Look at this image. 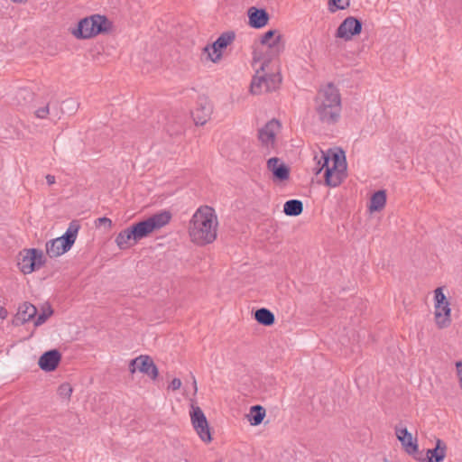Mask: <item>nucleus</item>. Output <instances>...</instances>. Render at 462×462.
I'll return each instance as SVG.
<instances>
[{
    "mask_svg": "<svg viewBox=\"0 0 462 462\" xmlns=\"http://www.w3.org/2000/svg\"><path fill=\"white\" fill-rule=\"evenodd\" d=\"M37 309L32 304L24 302L20 305L18 311L15 316V321L20 323H25L35 317Z\"/></svg>",
    "mask_w": 462,
    "mask_h": 462,
    "instance_id": "4be33fe9",
    "label": "nucleus"
},
{
    "mask_svg": "<svg viewBox=\"0 0 462 462\" xmlns=\"http://www.w3.org/2000/svg\"><path fill=\"white\" fill-rule=\"evenodd\" d=\"M43 254L38 249H24L17 256V265L24 274L32 273L43 265Z\"/></svg>",
    "mask_w": 462,
    "mask_h": 462,
    "instance_id": "f8f14e48",
    "label": "nucleus"
},
{
    "mask_svg": "<svg viewBox=\"0 0 462 462\" xmlns=\"http://www.w3.org/2000/svg\"><path fill=\"white\" fill-rule=\"evenodd\" d=\"M138 241L137 236L132 226L122 230L116 237V244L121 250L132 247Z\"/></svg>",
    "mask_w": 462,
    "mask_h": 462,
    "instance_id": "6ab92c4d",
    "label": "nucleus"
},
{
    "mask_svg": "<svg viewBox=\"0 0 462 462\" xmlns=\"http://www.w3.org/2000/svg\"><path fill=\"white\" fill-rule=\"evenodd\" d=\"M361 23L353 16L346 17L338 26L335 36L344 41H350L361 32Z\"/></svg>",
    "mask_w": 462,
    "mask_h": 462,
    "instance_id": "dca6fc26",
    "label": "nucleus"
},
{
    "mask_svg": "<svg viewBox=\"0 0 462 462\" xmlns=\"http://www.w3.org/2000/svg\"><path fill=\"white\" fill-rule=\"evenodd\" d=\"M53 313L51 307L48 304H45L42 307L41 312L36 318L34 321L35 326L42 325Z\"/></svg>",
    "mask_w": 462,
    "mask_h": 462,
    "instance_id": "cd10ccee",
    "label": "nucleus"
},
{
    "mask_svg": "<svg viewBox=\"0 0 462 462\" xmlns=\"http://www.w3.org/2000/svg\"><path fill=\"white\" fill-rule=\"evenodd\" d=\"M386 204V194L383 190H378L374 193L370 199L368 204V210L373 212H378L383 209Z\"/></svg>",
    "mask_w": 462,
    "mask_h": 462,
    "instance_id": "5701e85b",
    "label": "nucleus"
},
{
    "mask_svg": "<svg viewBox=\"0 0 462 462\" xmlns=\"http://www.w3.org/2000/svg\"><path fill=\"white\" fill-rule=\"evenodd\" d=\"M72 392V386L69 383H63L58 389L59 395L67 399L70 397Z\"/></svg>",
    "mask_w": 462,
    "mask_h": 462,
    "instance_id": "c756f323",
    "label": "nucleus"
},
{
    "mask_svg": "<svg viewBox=\"0 0 462 462\" xmlns=\"http://www.w3.org/2000/svg\"><path fill=\"white\" fill-rule=\"evenodd\" d=\"M171 214L168 211H162L152 217L133 225V228L137 236L138 240L150 236L155 230L166 226L171 220Z\"/></svg>",
    "mask_w": 462,
    "mask_h": 462,
    "instance_id": "9d476101",
    "label": "nucleus"
},
{
    "mask_svg": "<svg viewBox=\"0 0 462 462\" xmlns=\"http://www.w3.org/2000/svg\"><path fill=\"white\" fill-rule=\"evenodd\" d=\"M285 48L284 36L278 29H271L259 37L253 52V62H256L257 52L264 60L279 61L278 56Z\"/></svg>",
    "mask_w": 462,
    "mask_h": 462,
    "instance_id": "39448f33",
    "label": "nucleus"
},
{
    "mask_svg": "<svg viewBox=\"0 0 462 462\" xmlns=\"http://www.w3.org/2000/svg\"><path fill=\"white\" fill-rule=\"evenodd\" d=\"M97 226H104L106 228L110 229L112 227V221L107 217H99L97 219Z\"/></svg>",
    "mask_w": 462,
    "mask_h": 462,
    "instance_id": "473e14b6",
    "label": "nucleus"
},
{
    "mask_svg": "<svg viewBox=\"0 0 462 462\" xmlns=\"http://www.w3.org/2000/svg\"><path fill=\"white\" fill-rule=\"evenodd\" d=\"M256 62H253L255 69L250 90L254 95H260L277 89L281 84L279 61L263 60L257 52Z\"/></svg>",
    "mask_w": 462,
    "mask_h": 462,
    "instance_id": "7ed1b4c3",
    "label": "nucleus"
},
{
    "mask_svg": "<svg viewBox=\"0 0 462 462\" xmlns=\"http://www.w3.org/2000/svg\"><path fill=\"white\" fill-rule=\"evenodd\" d=\"M212 105L206 99H199L197 107L192 112V117L197 125H205L210 118L212 114Z\"/></svg>",
    "mask_w": 462,
    "mask_h": 462,
    "instance_id": "f3484780",
    "label": "nucleus"
},
{
    "mask_svg": "<svg viewBox=\"0 0 462 462\" xmlns=\"http://www.w3.org/2000/svg\"><path fill=\"white\" fill-rule=\"evenodd\" d=\"M350 5V0H328V7L329 12L335 13L338 10H345Z\"/></svg>",
    "mask_w": 462,
    "mask_h": 462,
    "instance_id": "c85d7f7f",
    "label": "nucleus"
},
{
    "mask_svg": "<svg viewBox=\"0 0 462 462\" xmlns=\"http://www.w3.org/2000/svg\"><path fill=\"white\" fill-rule=\"evenodd\" d=\"M282 125L278 120L272 119L258 131V140L261 146L267 152L274 150L279 143Z\"/></svg>",
    "mask_w": 462,
    "mask_h": 462,
    "instance_id": "9b49d317",
    "label": "nucleus"
},
{
    "mask_svg": "<svg viewBox=\"0 0 462 462\" xmlns=\"http://www.w3.org/2000/svg\"><path fill=\"white\" fill-rule=\"evenodd\" d=\"M266 171L269 178L275 184L285 183L290 180L291 168L278 157H271L266 161Z\"/></svg>",
    "mask_w": 462,
    "mask_h": 462,
    "instance_id": "ddd939ff",
    "label": "nucleus"
},
{
    "mask_svg": "<svg viewBox=\"0 0 462 462\" xmlns=\"http://www.w3.org/2000/svg\"><path fill=\"white\" fill-rule=\"evenodd\" d=\"M248 24L254 29H261L267 25L269 14L264 9H259L252 6L247 11Z\"/></svg>",
    "mask_w": 462,
    "mask_h": 462,
    "instance_id": "a211bd4d",
    "label": "nucleus"
},
{
    "mask_svg": "<svg viewBox=\"0 0 462 462\" xmlns=\"http://www.w3.org/2000/svg\"><path fill=\"white\" fill-rule=\"evenodd\" d=\"M48 115H49V106L48 105L39 107L35 111L36 117L41 118V119L46 118Z\"/></svg>",
    "mask_w": 462,
    "mask_h": 462,
    "instance_id": "7c9ffc66",
    "label": "nucleus"
},
{
    "mask_svg": "<svg viewBox=\"0 0 462 462\" xmlns=\"http://www.w3.org/2000/svg\"><path fill=\"white\" fill-rule=\"evenodd\" d=\"M189 418L193 430L205 444L212 441V434L209 423L201 408L197 405L194 401H191L189 407Z\"/></svg>",
    "mask_w": 462,
    "mask_h": 462,
    "instance_id": "1a4fd4ad",
    "label": "nucleus"
},
{
    "mask_svg": "<svg viewBox=\"0 0 462 462\" xmlns=\"http://www.w3.org/2000/svg\"><path fill=\"white\" fill-rule=\"evenodd\" d=\"M7 310L4 308H0V318L1 319H5L7 317Z\"/></svg>",
    "mask_w": 462,
    "mask_h": 462,
    "instance_id": "c9c22d12",
    "label": "nucleus"
},
{
    "mask_svg": "<svg viewBox=\"0 0 462 462\" xmlns=\"http://www.w3.org/2000/svg\"><path fill=\"white\" fill-rule=\"evenodd\" d=\"M396 437L402 444H404V430L403 429L396 428Z\"/></svg>",
    "mask_w": 462,
    "mask_h": 462,
    "instance_id": "72a5a7b5",
    "label": "nucleus"
},
{
    "mask_svg": "<svg viewBox=\"0 0 462 462\" xmlns=\"http://www.w3.org/2000/svg\"><path fill=\"white\" fill-rule=\"evenodd\" d=\"M434 321L438 328L443 329L451 324V307L450 306H433Z\"/></svg>",
    "mask_w": 462,
    "mask_h": 462,
    "instance_id": "aec40b11",
    "label": "nucleus"
},
{
    "mask_svg": "<svg viewBox=\"0 0 462 462\" xmlns=\"http://www.w3.org/2000/svg\"><path fill=\"white\" fill-rule=\"evenodd\" d=\"M235 36L233 33H224L220 35L211 45L204 48V53L207 58L212 62H218L223 54V51L232 43Z\"/></svg>",
    "mask_w": 462,
    "mask_h": 462,
    "instance_id": "4468645a",
    "label": "nucleus"
},
{
    "mask_svg": "<svg viewBox=\"0 0 462 462\" xmlns=\"http://www.w3.org/2000/svg\"><path fill=\"white\" fill-rule=\"evenodd\" d=\"M265 410L260 405L252 406L247 415L248 421L252 426L261 424L265 417Z\"/></svg>",
    "mask_w": 462,
    "mask_h": 462,
    "instance_id": "b1692460",
    "label": "nucleus"
},
{
    "mask_svg": "<svg viewBox=\"0 0 462 462\" xmlns=\"http://www.w3.org/2000/svg\"><path fill=\"white\" fill-rule=\"evenodd\" d=\"M79 227V224L77 221L70 222L63 236L52 239L46 244L47 254L50 257H58L68 252L76 241Z\"/></svg>",
    "mask_w": 462,
    "mask_h": 462,
    "instance_id": "6e6552de",
    "label": "nucleus"
},
{
    "mask_svg": "<svg viewBox=\"0 0 462 462\" xmlns=\"http://www.w3.org/2000/svg\"><path fill=\"white\" fill-rule=\"evenodd\" d=\"M406 453L411 455L419 462H443L446 457V444L438 439L434 448L427 449L426 452L419 450L418 445L412 441V436L406 430Z\"/></svg>",
    "mask_w": 462,
    "mask_h": 462,
    "instance_id": "0eeeda50",
    "label": "nucleus"
},
{
    "mask_svg": "<svg viewBox=\"0 0 462 462\" xmlns=\"http://www.w3.org/2000/svg\"><path fill=\"white\" fill-rule=\"evenodd\" d=\"M315 111L319 120L332 125L338 121L341 113V99L337 88L328 84L321 88L315 100Z\"/></svg>",
    "mask_w": 462,
    "mask_h": 462,
    "instance_id": "20e7f679",
    "label": "nucleus"
},
{
    "mask_svg": "<svg viewBox=\"0 0 462 462\" xmlns=\"http://www.w3.org/2000/svg\"><path fill=\"white\" fill-rule=\"evenodd\" d=\"M140 372L148 375L152 380H156L159 371L152 359L148 356H139L131 360L129 364V372L134 374Z\"/></svg>",
    "mask_w": 462,
    "mask_h": 462,
    "instance_id": "2eb2a0df",
    "label": "nucleus"
},
{
    "mask_svg": "<svg viewBox=\"0 0 462 462\" xmlns=\"http://www.w3.org/2000/svg\"><path fill=\"white\" fill-rule=\"evenodd\" d=\"M60 359V356L58 351L51 350L44 353L39 359V366L44 371H53Z\"/></svg>",
    "mask_w": 462,
    "mask_h": 462,
    "instance_id": "412c9836",
    "label": "nucleus"
},
{
    "mask_svg": "<svg viewBox=\"0 0 462 462\" xmlns=\"http://www.w3.org/2000/svg\"><path fill=\"white\" fill-rule=\"evenodd\" d=\"M254 318L262 325L271 326L274 323V315L267 309L257 310L254 313Z\"/></svg>",
    "mask_w": 462,
    "mask_h": 462,
    "instance_id": "a878e982",
    "label": "nucleus"
},
{
    "mask_svg": "<svg viewBox=\"0 0 462 462\" xmlns=\"http://www.w3.org/2000/svg\"><path fill=\"white\" fill-rule=\"evenodd\" d=\"M112 25V22L105 15L93 14L81 19L78 26L71 30V33L77 39H90L109 32Z\"/></svg>",
    "mask_w": 462,
    "mask_h": 462,
    "instance_id": "423d86ee",
    "label": "nucleus"
},
{
    "mask_svg": "<svg viewBox=\"0 0 462 462\" xmlns=\"http://www.w3.org/2000/svg\"><path fill=\"white\" fill-rule=\"evenodd\" d=\"M316 174L324 172L325 183L329 187L338 186L346 176V162L342 152L320 151L314 157Z\"/></svg>",
    "mask_w": 462,
    "mask_h": 462,
    "instance_id": "f03ea898",
    "label": "nucleus"
},
{
    "mask_svg": "<svg viewBox=\"0 0 462 462\" xmlns=\"http://www.w3.org/2000/svg\"><path fill=\"white\" fill-rule=\"evenodd\" d=\"M46 181L49 185H52L55 183V177L53 175H47L46 176Z\"/></svg>",
    "mask_w": 462,
    "mask_h": 462,
    "instance_id": "f704fd0d",
    "label": "nucleus"
},
{
    "mask_svg": "<svg viewBox=\"0 0 462 462\" xmlns=\"http://www.w3.org/2000/svg\"><path fill=\"white\" fill-rule=\"evenodd\" d=\"M192 388H193V391H194V394H196V393H197V392H198V386H197L196 379H193V385H192Z\"/></svg>",
    "mask_w": 462,
    "mask_h": 462,
    "instance_id": "e433bc0d",
    "label": "nucleus"
},
{
    "mask_svg": "<svg viewBox=\"0 0 462 462\" xmlns=\"http://www.w3.org/2000/svg\"><path fill=\"white\" fill-rule=\"evenodd\" d=\"M182 385L181 380L179 378H173L170 383L168 384V390L170 391H177Z\"/></svg>",
    "mask_w": 462,
    "mask_h": 462,
    "instance_id": "2f4dec72",
    "label": "nucleus"
},
{
    "mask_svg": "<svg viewBox=\"0 0 462 462\" xmlns=\"http://www.w3.org/2000/svg\"><path fill=\"white\" fill-rule=\"evenodd\" d=\"M447 291L445 286L437 287L433 291V306H450V301L445 293Z\"/></svg>",
    "mask_w": 462,
    "mask_h": 462,
    "instance_id": "393cba45",
    "label": "nucleus"
},
{
    "mask_svg": "<svg viewBox=\"0 0 462 462\" xmlns=\"http://www.w3.org/2000/svg\"><path fill=\"white\" fill-rule=\"evenodd\" d=\"M302 203L298 199L288 200L283 206V212L287 216H299L302 212Z\"/></svg>",
    "mask_w": 462,
    "mask_h": 462,
    "instance_id": "bb28decb",
    "label": "nucleus"
},
{
    "mask_svg": "<svg viewBox=\"0 0 462 462\" xmlns=\"http://www.w3.org/2000/svg\"><path fill=\"white\" fill-rule=\"evenodd\" d=\"M218 225L217 215L213 208L199 207L189 223L188 233L190 241L197 245L213 243L217 236Z\"/></svg>",
    "mask_w": 462,
    "mask_h": 462,
    "instance_id": "f257e3e1",
    "label": "nucleus"
},
{
    "mask_svg": "<svg viewBox=\"0 0 462 462\" xmlns=\"http://www.w3.org/2000/svg\"><path fill=\"white\" fill-rule=\"evenodd\" d=\"M13 3H17V4H25L27 2V0H11Z\"/></svg>",
    "mask_w": 462,
    "mask_h": 462,
    "instance_id": "4c0bfd02",
    "label": "nucleus"
}]
</instances>
